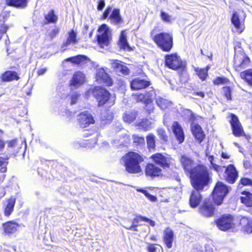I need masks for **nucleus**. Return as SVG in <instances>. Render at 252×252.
<instances>
[{
	"label": "nucleus",
	"instance_id": "680f3d73",
	"mask_svg": "<svg viewBox=\"0 0 252 252\" xmlns=\"http://www.w3.org/2000/svg\"><path fill=\"white\" fill-rule=\"evenodd\" d=\"M8 28V26L4 25L0 26V34H1L6 32Z\"/></svg>",
	"mask_w": 252,
	"mask_h": 252
},
{
	"label": "nucleus",
	"instance_id": "473e14b6",
	"mask_svg": "<svg viewBox=\"0 0 252 252\" xmlns=\"http://www.w3.org/2000/svg\"><path fill=\"white\" fill-rule=\"evenodd\" d=\"M156 102L158 105L161 109H165L170 107L172 103L169 100L163 98L161 97H157L156 98Z\"/></svg>",
	"mask_w": 252,
	"mask_h": 252
},
{
	"label": "nucleus",
	"instance_id": "3c124183",
	"mask_svg": "<svg viewBox=\"0 0 252 252\" xmlns=\"http://www.w3.org/2000/svg\"><path fill=\"white\" fill-rule=\"evenodd\" d=\"M138 223V220L137 219H134L132 221V224L129 226H125L126 229L132 230L134 231H137V226Z\"/></svg>",
	"mask_w": 252,
	"mask_h": 252
},
{
	"label": "nucleus",
	"instance_id": "6e6d98bb",
	"mask_svg": "<svg viewBox=\"0 0 252 252\" xmlns=\"http://www.w3.org/2000/svg\"><path fill=\"white\" fill-rule=\"evenodd\" d=\"M142 220L147 222L151 226H154L155 225V222L148 218L139 216L138 217Z\"/></svg>",
	"mask_w": 252,
	"mask_h": 252
},
{
	"label": "nucleus",
	"instance_id": "603ef678",
	"mask_svg": "<svg viewBox=\"0 0 252 252\" xmlns=\"http://www.w3.org/2000/svg\"><path fill=\"white\" fill-rule=\"evenodd\" d=\"M157 132L158 135L160 137V138L163 140L164 141H166L167 139V136L166 135L165 131L163 128H158L157 129Z\"/></svg>",
	"mask_w": 252,
	"mask_h": 252
},
{
	"label": "nucleus",
	"instance_id": "f8f14e48",
	"mask_svg": "<svg viewBox=\"0 0 252 252\" xmlns=\"http://www.w3.org/2000/svg\"><path fill=\"white\" fill-rule=\"evenodd\" d=\"M77 121L79 126L82 128L87 127L94 123V117L88 111H84L78 115Z\"/></svg>",
	"mask_w": 252,
	"mask_h": 252
},
{
	"label": "nucleus",
	"instance_id": "0e129e2a",
	"mask_svg": "<svg viewBox=\"0 0 252 252\" xmlns=\"http://www.w3.org/2000/svg\"><path fill=\"white\" fill-rule=\"evenodd\" d=\"M94 88L93 90L90 89L87 91L85 94V96L87 98H89L91 94L94 96Z\"/></svg>",
	"mask_w": 252,
	"mask_h": 252
},
{
	"label": "nucleus",
	"instance_id": "58836bf2",
	"mask_svg": "<svg viewBox=\"0 0 252 252\" xmlns=\"http://www.w3.org/2000/svg\"><path fill=\"white\" fill-rule=\"evenodd\" d=\"M241 201L248 207L252 206V194L247 192L245 196L241 197Z\"/></svg>",
	"mask_w": 252,
	"mask_h": 252
},
{
	"label": "nucleus",
	"instance_id": "79ce46f5",
	"mask_svg": "<svg viewBox=\"0 0 252 252\" xmlns=\"http://www.w3.org/2000/svg\"><path fill=\"white\" fill-rule=\"evenodd\" d=\"M86 60V57L82 55H78L75 57H72L66 59L67 61H70L72 63L79 64L82 63Z\"/></svg>",
	"mask_w": 252,
	"mask_h": 252
},
{
	"label": "nucleus",
	"instance_id": "dca6fc26",
	"mask_svg": "<svg viewBox=\"0 0 252 252\" xmlns=\"http://www.w3.org/2000/svg\"><path fill=\"white\" fill-rule=\"evenodd\" d=\"M214 207L211 201L209 200L205 199L203 204L200 208V213L204 216L210 217L214 215Z\"/></svg>",
	"mask_w": 252,
	"mask_h": 252
},
{
	"label": "nucleus",
	"instance_id": "72a5a7b5",
	"mask_svg": "<svg viewBox=\"0 0 252 252\" xmlns=\"http://www.w3.org/2000/svg\"><path fill=\"white\" fill-rule=\"evenodd\" d=\"M240 76L241 78L245 80L249 85L252 86V69L242 72L240 73Z\"/></svg>",
	"mask_w": 252,
	"mask_h": 252
},
{
	"label": "nucleus",
	"instance_id": "a18cd8bd",
	"mask_svg": "<svg viewBox=\"0 0 252 252\" xmlns=\"http://www.w3.org/2000/svg\"><path fill=\"white\" fill-rule=\"evenodd\" d=\"M207 71L208 69L206 68H196L195 69V71L197 72L198 76L202 80H204L207 77Z\"/></svg>",
	"mask_w": 252,
	"mask_h": 252
},
{
	"label": "nucleus",
	"instance_id": "2f4dec72",
	"mask_svg": "<svg viewBox=\"0 0 252 252\" xmlns=\"http://www.w3.org/2000/svg\"><path fill=\"white\" fill-rule=\"evenodd\" d=\"M19 77L15 71H7L2 74L1 79L4 82L11 81L14 80H17Z\"/></svg>",
	"mask_w": 252,
	"mask_h": 252
},
{
	"label": "nucleus",
	"instance_id": "2eb2a0df",
	"mask_svg": "<svg viewBox=\"0 0 252 252\" xmlns=\"http://www.w3.org/2000/svg\"><path fill=\"white\" fill-rule=\"evenodd\" d=\"M151 158L157 164L163 168L168 167L170 163V158L160 153L152 155Z\"/></svg>",
	"mask_w": 252,
	"mask_h": 252
},
{
	"label": "nucleus",
	"instance_id": "ddd939ff",
	"mask_svg": "<svg viewBox=\"0 0 252 252\" xmlns=\"http://www.w3.org/2000/svg\"><path fill=\"white\" fill-rule=\"evenodd\" d=\"M231 119L230 122L234 135L236 137H240L244 135L245 133L243 127L237 117L234 114H231Z\"/></svg>",
	"mask_w": 252,
	"mask_h": 252
},
{
	"label": "nucleus",
	"instance_id": "9b49d317",
	"mask_svg": "<svg viewBox=\"0 0 252 252\" xmlns=\"http://www.w3.org/2000/svg\"><path fill=\"white\" fill-rule=\"evenodd\" d=\"M94 96L97 99L99 106L104 105L110 98L109 93L104 89L99 87L94 88Z\"/></svg>",
	"mask_w": 252,
	"mask_h": 252
},
{
	"label": "nucleus",
	"instance_id": "69168bd1",
	"mask_svg": "<svg viewBox=\"0 0 252 252\" xmlns=\"http://www.w3.org/2000/svg\"><path fill=\"white\" fill-rule=\"evenodd\" d=\"M105 6V2L103 0H101L99 1L98 6H97V9L98 10H101Z\"/></svg>",
	"mask_w": 252,
	"mask_h": 252
},
{
	"label": "nucleus",
	"instance_id": "13d9d810",
	"mask_svg": "<svg viewBox=\"0 0 252 252\" xmlns=\"http://www.w3.org/2000/svg\"><path fill=\"white\" fill-rule=\"evenodd\" d=\"M79 98V95L77 93L73 94L71 96V104H74L76 103Z\"/></svg>",
	"mask_w": 252,
	"mask_h": 252
},
{
	"label": "nucleus",
	"instance_id": "b1692460",
	"mask_svg": "<svg viewBox=\"0 0 252 252\" xmlns=\"http://www.w3.org/2000/svg\"><path fill=\"white\" fill-rule=\"evenodd\" d=\"M174 233L173 231L170 228H167L163 233V241L168 248H171L172 247Z\"/></svg>",
	"mask_w": 252,
	"mask_h": 252
},
{
	"label": "nucleus",
	"instance_id": "338daca9",
	"mask_svg": "<svg viewBox=\"0 0 252 252\" xmlns=\"http://www.w3.org/2000/svg\"><path fill=\"white\" fill-rule=\"evenodd\" d=\"M8 159V158H4L1 157H0V166H2L3 165H6L7 163L6 160Z\"/></svg>",
	"mask_w": 252,
	"mask_h": 252
},
{
	"label": "nucleus",
	"instance_id": "09e8293b",
	"mask_svg": "<svg viewBox=\"0 0 252 252\" xmlns=\"http://www.w3.org/2000/svg\"><path fill=\"white\" fill-rule=\"evenodd\" d=\"M222 92L224 96L228 100H231V90L229 87H224L222 88Z\"/></svg>",
	"mask_w": 252,
	"mask_h": 252
},
{
	"label": "nucleus",
	"instance_id": "7c9ffc66",
	"mask_svg": "<svg viewBox=\"0 0 252 252\" xmlns=\"http://www.w3.org/2000/svg\"><path fill=\"white\" fill-rule=\"evenodd\" d=\"M119 45L120 48L124 50L127 51H130L131 50L127 41L126 31H122L121 32L119 38Z\"/></svg>",
	"mask_w": 252,
	"mask_h": 252
},
{
	"label": "nucleus",
	"instance_id": "6ab92c4d",
	"mask_svg": "<svg viewBox=\"0 0 252 252\" xmlns=\"http://www.w3.org/2000/svg\"><path fill=\"white\" fill-rule=\"evenodd\" d=\"M6 143L7 144V152L11 155H15L21 148L22 145L18 143L16 139L7 141Z\"/></svg>",
	"mask_w": 252,
	"mask_h": 252
},
{
	"label": "nucleus",
	"instance_id": "6e6552de",
	"mask_svg": "<svg viewBox=\"0 0 252 252\" xmlns=\"http://www.w3.org/2000/svg\"><path fill=\"white\" fill-rule=\"evenodd\" d=\"M218 228L222 231H227L235 227V223L232 216L223 215L216 220Z\"/></svg>",
	"mask_w": 252,
	"mask_h": 252
},
{
	"label": "nucleus",
	"instance_id": "8fccbe9b",
	"mask_svg": "<svg viewBox=\"0 0 252 252\" xmlns=\"http://www.w3.org/2000/svg\"><path fill=\"white\" fill-rule=\"evenodd\" d=\"M133 142L138 144H144L145 143V139L143 137L137 135L132 136Z\"/></svg>",
	"mask_w": 252,
	"mask_h": 252
},
{
	"label": "nucleus",
	"instance_id": "5fc2aeb1",
	"mask_svg": "<svg viewBox=\"0 0 252 252\" xmlns=\"http://www.w3.org/2000/svg\"><path fill=\"white\" fill-rule=\"evenodd\" d=\"M158 246L157 244H152L151 243H147V250L148 252H156L159 249L156 247Z\"/></svg>",
	"mask_w": 252,
	"mask_h": 252
},
{
	"label": "nucleus",
	"instance_id": "e433bc0d",
	"mask_svg": "<svg viewBox=\"0 0 252 252\" xmlns=\"http://www.w3.org/2000/svg\"><path fill=\"white\" fill-rule=\"evenodd\" d=\"M152 122L148 119H143L137 124V126L141 129L145 131L149 130L152 128Z\"/></svg>",
	"mask_w": 252,
	"mask_h": 252
},
{
	"label": "nucleus",
	"instance_id": "a19ab883",
	"mask_svg": "<svg viewBox=\"0 0 252 252\" xmlns=\"http://www.w3.org/2000/svg\"><path fill=\"white\" fill-rule=\"evenodd\" d=\"M45 19L48 23H55L57 21L58 17L55 14L54 10H51L45 15Z\"/></svg>",
	"mask_w": 252,
	"mask_h": 252
},
{
	"label": "nucleus",
	"instance_id": "7ed1b4c3",
	"mask_svg": "<svg viewBox=\"0 0 252 252\" xmlns=\"http://www.w3.org/2000/svg\"><path fill=\"white\" fill-rule=\"evenodd\" d=\"M126 170L129 173L137 174L142 172L140 164L143 162V158L138 153L131 152L123 157Z\"/></svg>",
	"mask_w": 252,
	"mask_h": 252
},
{
	"label": "nucleus",
	"instance_id": "f3484780",
	"mask_svg": "<svg viewBox=\"0 0 252 252\" xmlns=\"http://www.w3.org/2000/svg\"><path fill=\"white\" fill-rule=\"evenodd\" d=\"M150 85V83L149 81L139 78H136L130 82V87L132 90L145 89L149 86Z\"/></svg>",
	"mask_w": 252,
	"mask_h": 252
},
{
	"label": "nucleus",
	"instance_id": "e2e57ef3",
	"mask_svg": "<svg viewBox=\"0 0 252 252\" xmlns=\"http://www.w3.org/2000/svg\"><path fill=\"white\" fill-rule=\"evenodd\" d=\"M111 10H112V9L111 7H108L106 9V10L104 11L103 15V19H106L108 17L109 14L111 12Z\"/></svg>",
	"mask_w": 252,
	"mask_h": 252
},
{
	"label": "nucleus",
	"instance_id": "1a4fd4ad",
	"mask_svg": "<svg viewBox=\"0 0 252 252\" xmlns=\"http://www.w3.org/2000/svg\"><path fill=\"white\" fill-rule=\"evenodd\" d=\"M245 14L243 11L235 12L231 17V22L234 26L237 32L241 33L245 29Z\"/></svg>",
	"mask_w": 252,
	"mask_h": 252
},
{
	"label": "nucleus",
	"instance_id": "20e7f679",
	"mask_svg": "<svg viewBox=\"0 0 252 252\" xmlns=\"http://www.w3.org/2000/svg\"><path fill=\"white\" fill-rule=\"evenodd\" d=\"M154 41L163 51L169 52L173 46V37L171 35L166 32H161L156 34Z\"/></svg>",
	"mask_w": 252,
	"mask_h": 252
},
{
	"label": "nucleus",
	"instance_id": "4c0bfd02",
	"mask_svg": "<svg viewBox=\"0 0 252 252\" xmlns=\"http://www.w3.org/2000/svg\"><path fill=\"white\" fill-rule=\"evenodd\" d=\"M156 136L152 133L149 134L146 137L147 144L149 150L155 148Z\"/></svg>",
	"mask_w": 252,
	"mask_h": 252
},
{
	"label": "nucleus",
	"instance_id": "412c9836",
	"mask_svg": "<svg viewBox=\"0 0 252 252\" xmlns=\"http://www.w3.org/2000/svg\"><path fill=\"white\" fill-rule=\"evenodd\" d=\"M20 225L14 221H9L2 224V229L6 234H14L18 230Z\"/></svg>",
	"mask_w": 252,
	"mask_h": 252
},
{
	"label": "nucleus",
	"instance_id": "c85d7f7f",
	"mask_svg": "<svg viewBox=\"0 0 252 252\" xmlns=\"http://www.w3.org/2000/svg\"><path fill=\"white\" fill-rule=\"evenodd\" d=\"M77 32L74 30H71L68 33V37L66 41L63 43V46H67L70 44H75L79 40L77 37Z\"/></svg>",
	"mask_w": 252,
	"mask_h": 252
},
{
	"label": "nucleus",
	"instance_id": "bf43d9fd",
	"mask_svg": "<svg viewBox=\"0 0 252 252\" xmlns=\"http://www.w3.org/2000/svg\"><path fill=\"white\" fill-rule=\"evenodd\" d=\"M144 194L151 201L155 202L157 200V197L156 196L150 194L147 191Z\"/></svg>",
	"mask_w": 252,
	"mask_h": 252
},
{
	"label": "nucleus",
	"instance_id": "c03bdc74",
	"mask_svg": "<svg viewBox=\"0 0 252 252\" xmlns=\"http://www.w3.org/2000/svg\"><path fill=\"white\" fill-rule=\"evenodd\" d=\"M73 146L77 149H79L80 147H92L88 145V142L87 140H79L75 141L73 143Z\"/></svg>",
	"mask_w": 252,
	"mask_h": 252
},
{
	"label": "nucleus",
	"instance_id": "c9c22d12",
	"mask_svg": "<svg viewBox=\"0 0 252 252\" xmlns=\"http://www.w3.org/2000/svg\"><path fill=\"white\" fill-rule=\"evenodd\" d=\"M6 3L9 5L19 7H25L27 4V0H6Z\"/></svg>",
	"mask_w": 252,
	"mask_h": 252
},
{
	"label": "nucleus",
	"instance_id": "39448f33",
	"mask_svg": "<svg viewBox=\"0 0 252 252\" xmlns=\"http://www.w3.org/2000/svg\"><path fill=\"white\" fill-rule=\"evenodd\" d=\"M165 65L173 70H184L186 66L185 61H183L176 53L167 55L165 57Z\"/></svg>",
	"mask_w": 252,
	"mask_h": 252
},
{
	"label": "nucleus",
	"instance_id": "49530a36",
	"mask_svg": "<svg viewBox=\"0 0 252 252\" xmlns=\"http://www.w3.org/2000/svg\"><path fill=\"white\" fill-rule=\"evenodd\" d=\"M160 17L162 21L168 23H171L173 20V19L172 18L171 16L169 15L168 13L163 12V11H161Z\"/></svg>",
	"mask_w": 252,
	"mask_h": 252
},
{
	"label": "nucleus",
	"instance_id": "423d86ee",
	"mask_svg": "<svg viewBox=\"0 0 252 252\" xmlns=\"http://www.w3.org/2000/svg\"><path fill=\"white\" fill-rule=\"evenodd\" d=\"M228 192L229 188L224 184L218 182L212 193L215 203L217 205L221 204Z\"/></svg>",
	"mask_w": 252,
	"mask_h": 252
},
{
	"label": "nucleus",
	"instance_id": "0eeeda50",
	"mask_svg": "<svg viewBox=\"0 0 252 252\" xmlns=\"http://www.w3.org/2000/svg\"><path fill=\"white\" fill-rule=\"evenodd\" d=\"M97 41L101 47L108 46L111 36V31L110 28L106 25H102L97 30Z\"/></svg>",
	"mask_w": 252,
	"mask_h": 252
},
{
	"label": "nucleus",
	"instance_id": "393cba45",
	"mask_svg": "<svg viewBox=\"0 0 252 252\" xmlns=\"http://www.w3.org/2000/svg\"><path fill=\"white\" fill-rule=\"evenodd\" d=\"M191 129L195 138L201 142L204 136L201 126L197 124L192 123L191 125Z\"/></svg>",
	"mask_w": 252,
	"mask_h": 252
},
{
	"label": "nucleus",
	"instance_id": "a878e982",
	"mask_svg": "<svg viewBox=\"0 0 252 252\" xmlns=\"http://www.w3.org/2000/svg\"><path fill=\"white\" fill-rule=\"evenodd\" d=\"M161 172V169L153 163L148 164L145 169L146 175L151 177L158 176Z\"/></svg>",
	"mask_w": 252,
	"mask_h": 252
},
{
	"label": "nucleus",
	"instance_id": "c756f323",
	"mask_svg": "<svg viewBox=\"0 0 252 252\" xmlns=\"http://www.w3.org/2000/svg\"><path fill=\"white\" fill-rule=\"evenodd\" d=\"M109 19L111 23L116 25L120 24L123 22L120 15V10L119 9H114L112 11Z\"/></svg>",
	"mask_w": 252,
	"mask_h": 252
},
{
	"label": "nucleus",
	"instance_id": "4468645a",
	"mask_svg": "<svg viewBox=\"0 0 252 252\" xmlns=\"http://www.w3.org/2000/svg\"><path fill=\"white\" fill-rule=\"evenodd\" d=\"M96 80L99 84H104L106 86L112 85V79L105 72L103 68H99L97 70L96 74Z\"/></svg>",
	"mask_w": 252,
	"mask_h": 252
},
{
	"label": "nucleus",
	"instance_id": "aec40b11",
	"mask_svg": "<svg viewBox=\"0 0 252 252\" xmlns=\"http://www.w3.org/2000/svg\"><path fill=\"white\" fill-rule=\"evenodd\" d=\"M204 188L201 189H194L195 190L192 191L189 198V205L192 208H195L200 204L202 200V196L199 191L202 190Z\"/></svg>",
	"mask_w": 252,
	"mask_h": 252
},
{
	"label": "nucleus",
	"instance_id": "f257e3e1",
	"mask_svg": "<svg viewBox=\"0 0 252 252\" xmlns=\"http://www.w3.org/2000/svg\"><path fill=\"white\" fill-rule=\"evenodd\" d=\"M181 162L185 170L189 172L191 185L194 189H201L208 184L210 177L206 166L198 165L192 168V160L185 156L181 157Z\"/></svg>",
	"mask_w": 252,
	"mask_h": 252
},
{
	"label": "nucleus",
	"instance_id": "f704fd0d",
	"mask_svg": "<svg viewBox=\"0 0 252 252\" xmlns=\"http://www.w3.org/2000/svg\"><path fill=\"white\" fill-rule=\"evenodd\" d=\"M113 116L111 113L108 112H104L101 114V125L105 126L110 124L113 120Z\"/></svg>",
	"mask_w": 252,
	"mask_h": 252
},
{
	"label": "nucleus",
	"instance_id": "9d476101",
	"mask_svg": "<svg viewBox=\"0 0 252 252\" xmlns=\"http://www.w3.org/2000/svg\"><path fill=\"white\" fill-rule=\"evenodd\" d=\"M109 62L111 67L118 75H128L129 74L130 70L124 63L115 60H109Z\"/></svg>",
	"mask_w": 252,
	"mask_h": 252
},
{
	"label": "nucleus",
	"instance_id": "864d4df0",
	"mask_svg": "<svg viewBox=\"0 0 252 252\" xmlns=\"http://www.w3.org/2000/svg\"><path fill=\"white\" fill-rule=\"evenodd\" d=\"M228 81V80L225 77H218L214 80V83L215 85H219L226 83Z\"/></svg>",
	"mask_w": 252,
	"mask_h": 252
},
{
	"label": "nucleus",
	"instance_id": "4d7b16f0",
	"mask_svg": "<svg viewBox=\"0 0 252 252\" xmlns=\"http://www.w3.org/2000/svg\"><path fill=\"white\" fill-rule=\"evenodd\" d=\"M60 32V29L58 28L55 27L49 33V36L51 39L54 38Z\"/></svg>",
	"mask_w": 252,
	"mask_h": 252
},
{
	"label": "nucleus",
	"instance_id": "ea45409f",
	"mask_svg": "<svg viewBox=\"0 0 252 252\" xmlns=\"http://www.w3.org/2000/svg\"><path fill=\"white\" fill-rule=\"evenodd\" d=\"M136 117V113L134 112H128L125 114L123 119L125 122L127 123H131L133 122Z\"/></svg>",
	"mask_w": 252,
	"mask_h": 252
},
{
	"label": "nucleus",
	"instance_id": "bb28decb",
	"mask_svg": "<svg viewBox=\"0 0 252 252\" xmlns=\"http://www.w3.org/2000/svg\"><path fill=\"white\" fill-rule=\"evenodd\" d=\"M15 203V199L14 198H11L8 199L4 204V214L5 216H9L11 215L13 211Z\"/></svg>",
	"mask_w": 252,
	"mask_h": 252
},
{
	"label": "nucleus",
	"instance_id": "f03ea898",
	"mask_svg": "<svg viewBox=\"0 0 252 252\" xmlns=\"http://www.w3.org/2000/svg\"><path fill=\"white\" fill-rule=\"evenodd\" d=\"M206 155L208 157V160L210 163V167L214 169L219 174L222 173L224 168L225 173V179L230 184L234 183L238 178V172L236 170L235 167L232 165L230 164L226 168L225 166L222 165L224 163L223 160L220 159L218 160L215 158L213 156H209L208 152H206Z\"/></svg>",
	"mask_w": 252,
	"mask_h": 252
},
{
	"label": "nucleus",
	"instance_id": "4be33fe9",
	"mask_svg": "<svg viewBox=\"0 0 252 252\" xmlns=\"http://www.w3.org/2000/svg\"><path fill=\"white\" fill-rule=\"evenodd\" d=\"M85 81L84 74L80 72H76L74 74L70 81V85L74 87H79L84 84Z\"/></svg>",
	"mask_w": 252,
	"mask_h": 252
},
{
	"label": "nucleus",
	"instance_id": "a211bd4d",
	"mask_svg": "<svg viewBox=\"0 0 252 252\" xmlns=\"http://www.w3.org/2000/svg\"><path fill=\"white\" fill-rule=\"evenodd\" d=\"M172 131L179 144L183 142L185 135L182 126L177 122H174L172 126Z\"/></svg>",
	"mask_w": 252,
	"mask_h": 252
},
{
	"label": "nucleus",
	"instance_id": "cd10ccee",
	"mask_svg": "<svg viewBox=\"0 0 252 252\" xmlns=\"http://www.w3.org/2000/svg\"><path fill=\"white\" fill-rule=\"evenodd\" d=\"M240 224L243 230L248 233H252V220L247 217H242L240 220Z\"/></svg>",
	"mask_w": 252,
	"mask_h": 252
},
{
	"label": "nucleus",
	"instance_id": "5701e85b",
	"mask_svg": "<svg viewBox=\"0 0 252 252\" xmlns=\"http://www.w3.org/2000/svg\"><path fill=\"white\" fill-rule=\"evenodd\" d=\"M144 94L147 101L146 109L149 111V113H150L154 109L152 100L155 97L156 94L154 90L151 89L149 91L146 92Z\"/></svg>",
	"mask_w": 252,
	"mask_h": 252
},
{
	"label": "nucleus",
	"instance_id": "de8ad7c7",
	"mask_svg": "<svg viewBox=\"0 0 252 252\" xmlns=\"http://www.w3.org/2000/svg\"><path fill=\"white\" fill-rule=\"evenodd\" d=\"M132 96L137 100L138 102L143 101L146 105H147V101L146 100L145 94H138L134 93L132 94Z\"/></svg>",
	"mask_w": 252,
	"mask_h": 252
},
{
	"label": "nucleus",
	"instance_id": "052dcab7",
	"mask_svg": "<svg viewBox=\"0 0 252 252\" xmlns=\"http://www.w3.org/2000/svg\"><path fill=\"white\" fill-rule=\"evenodd\" d=\"M241 183L245 186L250 185L252 183V181L248 178H243L241 180Z\"/></svg>",
	"mask_w": 252,
	"mask_h": 252
},
{
	"label": "nucleus",
	"instance_id": "774afa93",
	"mask_svg": "<svg viewBox=\"0 0 252 252\" xmlns=\"http://www.w3.org/2000/svg\"><path fill=\"white\" fill-rule=\"evenodd\" d=\"M46 71V68H42L38 70V75H43L44 73H45Z\"/></svg>",
	"mask_w": 252,
	"mask_h": 252
},
{
	"label": "nucleus",
	"instance_id": "37998d69",
	"mask_svg": "<svg viewBox=\"0 0 252 252\" xmlns=\"http://www.w3.org/2000/svg\"><path fill=\"white\" fill-rule=\"evenodd\" d=\"M235 63H234V66L236 68V69L237 70H239V68H243L245 67V65L249 63V59L248 58H245L242 60L241 62V63L239 64L236 62V57L234 58Z\"/></svg>",
	"mask_w": 252,
	"mask_h": 252
}]
</instances>
